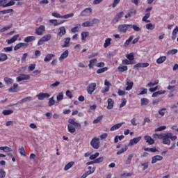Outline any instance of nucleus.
I'll list each match as a JSON object with an SVG mask.
<instances>
[{"label": "nucleus", "instance_id": "f257e3e1", "mask_svg": "<svg viewBox=\"0 0 178 178\" xmlns=\"http://www.w3.org/2000/svg\"><path fill=\"white\" fill-rule=\"evenodd\" d=\"M80 129H81V124L77 122L76 118H70L68 120L67 130L69 133L74 134L76 129L80 130Z\"/></svg>", "mask_w": 178, "mask_h": 178}, {"label": "nucleus", "instance_id": "f03ea898", "mask_svg": "<svg viewBox=\"0 0 178 178\" xmlns=\"http://www.w3.org/2000/svg\"><path fill=\"white\" fill-rule=\"evenodd\" d=\"M170 140H172V141H175V140H177V136H173V134L170 132L167 133L165 134V137H164L162 143L164 145H170Z\"/></svg>", "mask_w": 178, "mask_h": 178}, {"label": "nucleus", "instance_id": "7ed1b4c3", "mask_svg": "<svg viewBox=\"0 0 178 178\" xmlns=\"http://www.w3.org/2000/svg\"><path fill=\"white\" fill-rule=\"evenodd\" d=\"M90 145L95 149H98L101 146V142L99 141V138L95 137L90 141Z\"/></svg>", "mask_w": 178, "mask_h": 178}, {"label": "nucleus", "instance_id": "20e7f679", "mask_svg": "<svg viewBox=\"0 0 178 178\" xmlns=\"http://www.w3.org/2000/svg\"><path fill=\"white\" fill-rule=\"evenodd\" d=\"M99 23V19L95 18L92 21H86L82 23V27H92L94 24H97Z\"/></svg>", "mask_w": 178, "mask_h": 178}, {"label": "nucleus", "instance_id": "39448f33", "mask_svg": "<svg viewBox=\"0 0 178 178\" xmlns=\"http://www.w3.org/2000/svg\"><path fill=\"white\" fill-rule=\"evenodd\" d=\"M152 10V7H149L145 10V15L142 19V22H145V23H149L151 21L148 20L147 19H149L151 16V12Z\"/></svg>", "mask_w": 178, "mask_h": 178}, {"label": "nucleus", "instance_id": "423d86ee", "mask_svg": "<svg viewBox=\"0 0 178 178\" xmlns=\"http://www.w3.org/2000/svg\"><path fill=\"white\" fill-rule=\"evenodd\" d=\"M96 89H97V83H91L87 87V92L88 94H90V95H92V92H94L95 90Z\"/></svg>", "mask_w": 178, "mask_h": 178}, {"label": "nucleus", "instance_id": "0eeeda50", "mask_svg": "<svg viewBox=\"0 0 178 178\" xmlns=\"http://www.w3.org/2000/svg\"><path fill=\"white\" fill-rule=\"evenodd\" d=\"M44 33H45V26L44 25H40L35 30V34H36V35H42Z\"/></svg>", "mask_w": 178, "mask_h": 178}, {"label": "nucleus", "instance_id": "6e6552de", "mask_svg": "<svg viewBox=\"0 0 178 178\" xmlns=\"http://www.w3.org/2000/svg\"><path fill=\"white\" fill-rule=\"evenodd\" d=\"M129 29H130V24H121L118 26V31L120 33H127Z\"/></svg>", "mask_w": 178, "mask_h": 178}, {"label": "nucleus", "instance_id": "1a4fd4ad", "mask_svg": "<svg viewBox=\"0 0 178 178\" xmlns=\"http://www.w3.org/2000/svg\"><path fill=\"white\" fill-rule=\"evenodd\" d=\"M30 74H22L20 76L16 78V80L17 81L20 82L23 81V80H30Z\"/></svg>", "mask_w": 178, "mask_h": 178}, {"label": "nucleus", "instance_id": "9d476101", "mask_svg": "<svg viewBox=\"0 0 178 178\" xmlns=\"http://www.w3.org/2000/svg\"><path fill=\"white\" fill-rule=\"evenodd\" d=\"M36 97L38 99H39V101H44V98H49V97H51V95H49V93L40 92L37 95Z\"/></svg>", "mask_w": 178, "mask_h": 178}, {"label": "nucleus", "instance_id": "9b49d317", "mask_svg": "<svg viewBox=\"0 0 178 178\" xmlns=\"http://www.w3.org/2000/svg\"><path fill=\"white\" fill-rule=\"evenodd\" d=\"M142 137L139 136L137 138H134L133 139H131L129 143V147H131L136 144H137L138 143H139V141L141 140Z\"/></svg>", "mask_w": 178, "mask_h": 178}, {"label": "nucleus", "instance_id": "f8f14e48", "mask_svg": "<svg viewBox=\"0 0 178 178\" xmlns=\"http://www.w3.org/2000/svg\"><path fill=\"white\" fill-rule=\"evenodd\" d=\"M149 66V63H138L134 65V69H138V67H148Z\"/></svg>", "mask_w": 178, "mask_h": 178}, {"label": "nucleus", "instance_id": "ddd939ff", "mask_svg": "<svg viewBox=\"0 0 178 178\" xmlns=\"http://www.w3.org/2000/svg\"><path fill=\"white\" fill-rule=\"evenodd\" d=\"M107 104V109H113V106H115V101H113V99H112L111 98L108 99Z\"/></svg>", "mask_w": 178, "mask_h": 178}, {"label": "nucleus", "instance_id": "4468645a", "mask_svg": "<svg viewBox=\"0 0 178 178\" xmlns=\"http://www.w3.org/2000/svg\"><path fill=\"white\" fill-rule=\"evenodd\" d=\"M67 56H69V50H65L58 58V60H60V62H62L64 60V59H66Z\"/></svg>", "mask_w": 178, "mask_h": 178}, {"label": "nucleus", "instance_id": "2eb2a0df", "mask_svg": "<svg viewBox=\"0 0 178 178\" xmlns=\"http://www.w3.org/2000/svg\"><path fill=\"white\" fill-rule=\"evenodd\" d=\"M134 38V35L129 36V38L124 43V48L129 47V45H130L131 44V41H133Z\"/></svg>", "mask_w": 178, "mask_h": 178}, {"label": "nucleus", "instance_id": "dca6fc26", "mask_svg": "<svg viewBox=\"0 0 178 178\" xmlns=\"http://www.w3.org/2000/svg\"><path fill=\"white\" fill-rule=\"evenodd\" d=\"M144 138H145L146 143H147L149 144V145H152V144H155V140H154V139H152V138H151V136H145Z\"/></svg>", "mask_w": 178, "mask_h": 178}, {"label": "nucleus", "instance_id": "f3484780", "mask_svg": "<svg viewBox=\"0 0 178 178\" xmlns=\"http://www.w3.org/2000/svg\"><path fill=\"white\" fill-rule=\"evenodd\" d=\"M123 124H124V122H120L118 124H115L110 129V131H115V130H118V129H120L122 127V126H123Z\"/></svg>", "mask_w": 178, "mask_h": 178}, {"label": "nucleus", "instance_id": "a211bd4d", "mask_svg": "<svg viewBox=\"0 0 178 178\" xmlns=\"http://www.w3.org/2000/svg\"><path fill=\"white\" fill-rule=\"evenodd\" d=\"M123 15H124V13L123 11L118 13L113 19L114 23H118V22H119V20H120V19L123 17Z\"/></svg>", "mask_w": 178, "mask_h": 178}, {"label": "nucleus", "instance_id": "6ab92c4d", "mask_svg": "<svg viewBox=\"0 0 178 178\" xmlns=\"http://www.w3.org/2000/svg\"><path fill=\"white\" fill-rule=\"evenodd\" d=\"M163 157L162 156L156 155L152 158V163H156L158 161H162Z\"/></svg>", "mask_w": 178, "mask_h": 178}, {"label": "nucleus", "instance_id": "aec40b11", "mask_svg": "<svg viewBox=\"0 0 178 178\" xmlns=\"http://www.w3.org/2000/svg\"><path fill=\"white\" fill-rule=\"evenodd\" d=\"M118 70L119 73H123L124 72H127V70H129V67L127 65H120L118 67Z\"/></svg>", "mask_w": 178, "mask_h": 178}, {"label": "nucleus", "instance_id": "412c9836", "mask_svg": "<svg viewBox=\"0 0 178 178\" xmlns=\"http://www.w3.org/2000/svg\"><path fill=\"white\" fill-rule=\"evenodd\" d=\"M19 35L17 34L15 35L13 38L7 40V42L8 44H13L15 41H17V39L19 38Z\"/></svg>", "mask_w": 178, "mask_h": 178}, {"label": "nucleus", "instance_id": "4be33fe9", "mask_svg": "<svg viewBox=\"0 0 178 178\" xmlns=\"http://www.w3.org/2000/svg\"><path fill=\"white\" fill-rule=\"evenodd\" d=\"M66 34V29L65 26H61L59 28V32L58 33V35L59 37H63Z\"/></svg>", "mask_w": 178, "mask_h": 178}, {"label": "nucleus", "instance_id": "5701e85b", "mask_svg": "<svg viewBox=\"0 0 178 178\" xmlns=\"http://www.w3.org/2000/svg\"><path fill=\"white\" fill-rule=\"evenodd\" d=\"M89 13H92V9L91 8L84 9L80 14V16H87Z\"/></svg>", "mask_w": 178, "mask_h": 178}, {"label": "nucleus", "instance_id": "b1692460", "mask_svg": "<svg viewBox=\"0 0 178 178\" xmlns=\"http://www.w3.org/2000/svg\"><path fill=\"white\" fill-rule=\"evenodd\" d=\"M70 38H65L64 44L62 45V48H69L70 47Z\"/></svg>", "mask_w": 178, "mask_h": 178}, {"label": "nucleus", "instance_id": "393cba45", "mask_svg": "<svg viewBox=\"0 0 178 178\" xmlns=\"http://www.w3.org/2000/svg\"><path fill=\"white\" fill-rule=\"evenodd\" d=\"M0 150L1 151H3V152L6 153H9V152H12L13 151V149H12V148L8 147V146H1L0 147Z\"/></svg>", "mask_w": 178, "mask_h": 178}, {"label": "nucleus", "instance_id": "a878e982", "mask_svg": "<svg viewBox=\"0 0 178 178\" xmlns=\"http://www.w3.org/2000/svg\"><path fill=\"white\" fill-rule=\"evenodd\" d=\"M97 61L98 60H97V58H93V59L90 60L89 64H88L89 69H92V67H94V66H95V63H97Z\"/></svg>", "mask_w": 178, "mask_h": 178}, {"label": "nucleus", "instance_id": "bb28decb", "mask_svg": "<svg viewBox=\"0 0 178 178\" xmlns=\"http://www.w3.org/2000/svg\"><path fill=\"white\" fill-rule=\"evenodd\" d=\"M24 42H33V41H35V36H27L26 38H24Z\"/></svg>", "mask_w": 178, "mask_h": 178}, {"label": "nucleus", "instance_id": "cd10ccee", "mask_svg": "<svg viewBox=\"0 0 178 178\" xmlns=\"http://www.w3.org/2000/svg\"><path fill=\"white\" fill-rule=\"evenodd\" d=\"M52 58H55V54H49L44 58V62H49L50 60H52Z\"/></svg>", "mask_w": 178, "mask_h": 178}, {"label": "nucleus", "instance_id": "c85d7f7f", "mask_svg": "<svg viewBox=\"0 0 178 178\" xmlns=\"http://www.w3.org/2000/svg\"><path fill=\"white\" fill-rule=\"evenodd\" d=\"M166 92V90H159L157 92H155L152 94V97L153 98H155L156 97H158V95H162L163 94H165Z\"/></svg>", "mask_w": 178, "mask_h": 178}, {"label": "nucleus", "instance_id": "c756f323", "mask_svg": "<svg viewBox=\"0 0 178 178\" xmlns=\"http://www.w3.org/2000/svg\"><path fill=\"white\" fill-rule=\"evenodd\" d=\"M165 60H166V56H163L156 59V63L158 65H161Z\"/></svg>", "mask_w": 178, "mask_h": 178}, {"label": "nucleus", "instance_id": "7c9ffc66", "mask_svg": "<svg viewBox=\"0 0 178 178\" xmlns=\"http://www.w3.org/2000/svg\"><path fill=\"white\" fill-rule=\"evenodd\" d=\"M52 38V36L51 34H47L46 35H44L41 39L40 41H44V42H47V41H49Z\"/></svg>", "mask_w": 178, "mask_h": 178}, {"label": "nucleus", "instance_id": "2f4dec72", "mask_svg": "<svg viewBox=\"0 0 178 178\" xmlns=\"http://www.w3.org/2000/svg\"><path fill=\"white\" fill-rule=\"evenodd\" d=\"M19 87V85L17 83H14L13 86L10 87L8 89L9 92H16V90H17V88Z\"/></svg>", "mask_w": 178, "mask_h": 178}, {"label": "nucleus", "instance_id": "473e14b6", "mask_svg": "<svg viewBox=\"0 0 178 178\" xmlns=\"http://www.w3.org/2000/svg\"><path fill=\"white\" fill-rule=\"evenodd\" d=\"M111 42H112V38H106L104 44V48H108V47L111 45Z\"/></svg>", "mask_w": 178, "mask_h": 178}, {"label": "nucleus", "instance_id": "72a5a7b5", "mask_svg": "<svg viewBox=\"0 0 178 178\" xmlns=\"http://www.w3.org/2000/svg\"><path fill=\"white\" fill-rule=\"evenodd\" d=\"M133 86H134V83L133 81L127 82V87L125 88V90L127 91H130V90H131V88H133Z\"/></svg>", "mask_w": 178, "mask_h": 178}, {"label": "nucleus", "instance_id": "f704fd0d", "mask_svg": "<svg viewBox=\"0 0 178 178\" xmlns=\"http://www.w3.org/2000/svg\"><path fill=\"white\" fill-rule=\"evenodd\" d=\"M126 58H128L129 62H133L134 60V52L127 54Z\"/></svg>", "mask_w": 178, "mask_h": 178}, {"label": "nucleus", "instance_id": "c9c22d12", "mask_svg": "<svg viewBox=\"0 0 178 178\" xmlns=\"http://www.w3.org/2000/svg\"><path fill=\"white\" fill-rule=\"evenodd\" d=\"M147 104H149V100L147 98H142L140 99L141 106H147Z\"/></svg>", "mask_w": 178, "mask_h": 178}, {"label": "nucleus", "instance_id": "e433bc0d", "mask_svg": "<svg viewBox=\"0 0 178 178\" xmlns=\"http://www.w3.org/2000/svg\"><path fill=\"white\" fill-rule=\"evenodd\" d=\"M133 156H134V154H131L128 156L127 159L125 161V165H130V163H131V160L133 159Z\"/></svg>", "mask_w": 178, "mask_h": 178}, {"label": "nucleus", "instance_id": "4c0bfd02", "mask_svg": "<svg viewBox=\"0 0 178 178\" xmlns=\"http://www.w3.org/2000/svg\"><path fill=\"white\" fill-rule=\"evenodd\" d=\"M5 60H8V55L3 53L0 54V62H5Z\"/></svg>", "mask_w": 178, "mask_h": 178}, {"label": "nucleus", "instance_id": "58836bf2", "mask_svg": "<svg viewBox=\"0 0 178 178\" xmlns=\"http://www.w3.org/2000/svg\"><path fill=\"white\" fill-rule=\"evenodd\" d=\"M177 33H178V26L175 27V29H173V31L172 33V40H176Z\"/></svg>", "mask_w": 178, "mask_h": 178}, {"label": "nucleus", "instance_id": "ea45409f", "mask_svg": "<svg viewBox=\"0 0 178 178\" xmlns=\"http://www.w3.org/2000/svg\"><path fill=\"white\" fill-rule=\"evenodd\" d=\"M104 72H108V67H104L103 68L98 69L96 73L97 74H101V73H104Z\"/></svg>", "mask_w": 178, "mask_h": 178}, {"label": "nucleus", "instance_id": "a19ab883", "mask_svg": "<svg viewBox=\"0 0 178 178\" xmlns=\"http://www.w3.org/2000/svg\"><path fill=\"white\" fill-rule=\"evenodd\" d=\"M154 137H157L159 140H163L166 137V134H155L154 135Z\"/></svg>", "mask_w": 178, "mask_h": 178}, {"label": "nucleus", "instance_id": "79ce46f5", "mask_svg": "<svg viewBox=\"0 0 178 178\" xmlns=\"http://www.w3.org/2000/svg\"><path fill=\"white\" fill-rule=\"evenodd\" d=\"M73 165H74V161L69 162L64 168V170H69Z\"/></svg>", "mask_w": 178, "mask_h": 178}, {"label": "nucleus", "instance_id": "37998d69", "mask_svg": "<svg viewBox=\"0 0 178 178\" xmlns=\"http://www.w3.org/2000/svg\"><path fill=\"white\" fill-rule=\"evenodd\" d=\"M16 3V1L15 0H10L8 3H6L4 4V8H8L9 6H13Z\"/></svg>", "mask_w": 178, "mask_h": 178}, {"label": "nucleus", "instance_id": "c03bdc74", "mask_svg": "<svg viewBox=\"0 0 178 178\" xmlns=\"http://www.w3.org/2000/svg\"><path fill=\"white\" fill-rule=\"evenodd\" d=\"M129 29H133L134 31H141V28L138 27L137 25L129 24Z\"/></svg>", "mask_w": 178, "mask_h": 178}, {"label": "nucleus", "instance_id": "a18cd8bd", "mask_svg": "<svg viewBox=\"0 0 178 178\" xmlns=\"http://www.w3.org/2000/svg\"><path fill=\"white\" fill-rule=\"evenodd\" d=\"M88 32H82L81 33V40L82 41H86V38H87V37H88Z\"/></svg>", "mask_w": 178, "mask_h": 178}, {"label": "nucleus", "instance_id": "49530a36", "mask_svg": "<svg viewBox=\"0 0 178 178\" xmlns=\"http://www.w3.org/2000/svg\"><path fill=\"white\" fill-rule=\"evenodd\" d=\"M2 113L4 116H8V115H12V113H13V110H4L2 111Z\"/></svg>", "mask_w": 178, "mask_h": 178}, {"label": "nucleus", "instance_id": "de8ad7c7", "mask_svg": "<svg viewBox=\"0 0 178 178\" xmlns=\"http://www.w3.org/2000/svg\"><path fill=\"white\" fill-rule=\"evenodd\" d=\"M128 149L129 148L127 147V146L122 147L120 150L117 152V155H120V154H123L124 152H126V151H127Z\"/></svg>", "mask_w": 178, "mask_h": 178}, {"label": "nucleus", "instance_id": "09e8293b", "mask_svg": "<svg viewBox=\"0 0 178 178\" xmlns=\"http://www.w3.org/2000/svg\"><path fill=\"white\" fill-rule=\"evenodd\" d=\"M104 118L103 115H100L99 117H97L94 121H93V124H97L98 123H99V122H101V120H102V119Z\"/></svg>", "mask_w": 178, "mask_h": 178}, {"label": "nucleus", "instance_id": "8fccbe9b", "mask_svg": "<svg viewBox=\"0 0 178 178\" xmlns=\"http://www.w3.org/2000/svg\"><path fill=\"white\" fill-rule=\"evenodd\" d=\"M74 16V13H69L64 15H61V19H70V17H73Z\"/></svg>", "mask_w": 178, "mask_h": 178}, {"label": "nucleus", "instance_id": "3c124183", "mask_svg": "<svg viewBox=\"0 0 178 178\" xmlns=\"http://www.w3.org/2000/svg\"><path fill=\"white\" fill-rule=\"evenodd\" d=\"M136 13H137V11L136 10H134L133 11L128 13L125 15V19H129V17H131V15H136Z\"/></svg>", "mask_w": 178, "mask_h": 178}, {"label": "nucleus", "instance_id": "603ef678", "mask_svg": "<svg viewBox=\"0 0 178 178\" xmlns=\"http://www.w3.org/2000/svg\"><path fill=\"white\" fill-rule=\"evenodd\" d=\"M4 81L6 83V84H13V79L9 77H5Z\"/></svg>", "mask_w": 178, "mask_h": 178}, {"label": "nucleus", "instance_id": "864d4df0", "mask_svg": "<svg viewBox=\"0 0 178 178\" xmlns=\"http://www.w3.org/2000/svg\"><path fill=\"white\" fill-rule=\"evenodd\" d=\"M98 156H99V153L96 152L94 154H92V155L90 156V159L91 161H94V159L95 160L97 159V158H98Z\"/></svg>", "mask_w": 178, "mask_h": 178}, {"label": "nucleus", "instance_id": "5fc2aeb1", "mask_svg": "<svg viewBox=\"0 0 178 178\" xmlns=\"http://www.w3.org/2000/svg\"><path fill=\"white\" fill-rule=\"evenodd\" d=\"M177 52H178L177 49H173L169 50L167 52V54L168 55H175V54H177Z\"/></svg>", "mask_w": 178, "mask_h": 178}, {"label": "nucleus", "instance_id": "6e6d98bb", "mask_svg": "<svg viewBox=\"0 0 178 178\" xmlns=\"http://www.w3.org/2000/svg\"><path fill=\"white\" fill-rule=\"evenodd\" d=\"M13 25H9L8 26H5L2 29H0V33H5V31H6L7 30H9L10 29H12Z\"/></svg>", "mask_w": 178, "mask_h": 178}, {"label": "nucleus", "instance_id": "4d7b16f0", "mask_svg": "<svg viewBox=\"0 0 178 178\" xmlns=\"http://www.w3.org/2000/svg\"><path fill=\"white\" fill-rule=\"evenodd\" d=\"M19 152L23 156H26V150H24V147H21L19 148Z\"/></svg>", "mask_w": 178, "mask_h": 178}, {"label": "nucleus", "instance_id": "13d9d810", "mask_svg": "<svg viewBox=\"0 0 178 178\" xmlns=\"http://www.w3.org/2000/svg\"><path fill=\"white\" fill-rule=\"evenodd\" d=\"M146 29L147 30H154V29H155V25L149 23L146 24Z\"/></svg>", "mask_w": 178, "mask_h": 178}, {"label": "nucleus", "instance_id": "bf43d9fd", "mask_svg": "<svg viewBox=\"0 0 178 178\" xmlns=\"http://www.w3.org/2000/svg\"><path fill=\"white\" fill-rule=\"evenodd\" d=\"M6 177V172L5 170L0 168V178H5Z\"/></svg>", "mask_w": 178, "mask_h": 178}, {"label": "nucleus", "instance_id": "052dcab7", "mask_svg": "<svg viewBox=\"0 0 178 178\" xmlns=\"http://www.w3.org/2000/svg\"><path fill=\"white\" fill-rule=\"evenodd\" d=\"M95 167H92V170H89L88 172H85L86 176H90V175H92L95 172Z\"/></svg>", "mask_w": 178, "mask_h": 178}, {"label": "nucleus", "instance_id": "680f3d73", "mask_svg": "<svg viewBox=\"0 0 178 178\" xmlns=\"http://www.w3.org/2000/svg\"><path fill=\"white\" fill-rule=\"evenodd\" d=\"M165 111H166V108H162L161 109L159 110V115L162 117L165 116Z\"/></svg>", "mask_w": 178, "mask_h": 178}, {"label": "nucleus", "instance_id": "e2e57ef3", "mask_svg": "<svg viewBox=\"0 0 178 178\" xmlns=\"http://www.w3.org/2000/svg\"><path fill=\"white\" fill-rule=\"evenodd\" d=\"M62 99H63V92H60L57 95V101H58V102H60V101H62Z\"/></svg>", "mask_w": 178, "mask_h": 178}, {"label": "nucleus", "instance_id": "0e129e2a", "mask_svg": "<svg viewBox=\"0 0 178 178\" xmlns=\"http://www.w3.org/2000/svg\"><path fill=\"white\" fill-rule=\"evenodd\" d=\"M122 65H133V62L129 61L128 59H124L122 60Z\"/></svg>", "mask_w": 178, "mask_h": 178}, {"label": "nucleus", "instance_id": "69168bd1", "mask_svg": "<svg viewBox=\"0 0 178 178\" xmlns=\"http://www.w3.org/2000/svg\"><path fill=\"white\" fill-rule=\"evenodd\" d=\"M141 166H143V170H147L149 168V163L145 162L143 163H141Z\"/></svg>", "mask_w": 178, "mask_h": 178}, {"label": "nucleus", "instance_id": "338daca9", "mask_svg": "<svg viewBox=\"0 0 178 178\" xmlns=\"http://www.w3.org/2000/svg\"><path fill=\"white\" fill-rule=\"evenodd\" d=\"M49 22L54 24V26H59V24H58V19H49Z\"/></svg>", "mask_w": 178, "mask_h": 178}, {"label": "nucleus", "instance_id": "774afa93", "mask_svg": "<svg viewBox=\"0 0 178 178\" xmlns=\"http://www.w3.org/2000/svg\"><path fill=\"white\" fill-rule=\"evenodd\" d=\"M48 105L49 106H52L55 105V100H54V97H51L49 99Z\"/></svg>", "mask_w": 178, "mask_h": 178}]
</instances>
